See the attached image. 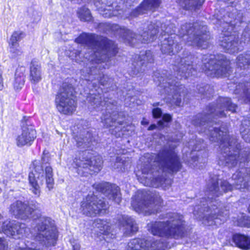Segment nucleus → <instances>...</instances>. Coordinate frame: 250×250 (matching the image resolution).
I'll use <instances>...</instances> for the list:
<instances>
[{
	"label": "nucleus",
	"mask_w": 250,
	"mask_h": 250,
	"mask_svg": "<svg viewBox=\"0 0 250 250\" xmlns=\"http://www.w3.org/2000/svg\"><path fill=\"white\" fill-rule=\"evenodd\" d=\"M182 57H176L173 69L177 72L174 79L170 75L167 76V72L161 73L157 71L154 73L153 80L161 88L162 94H167V100L171 105L180 106L182 99L187 94L185 86L180 84L176 80L187 79L195 75L197 66L201 65L203 70L210 77H228L231 72L230 62L223 55L217 56L205 55L201 59L195 57L188 52H184Z\"/></svg>",
	"instance_id": "obj_1"
},
{
	"label": "nucleus",
	"mask_w": 250,
	"mask_h": 250,
	"mask_svg": "<svg viewBox=\"0 0 250 250\" xmlns=\"http://www.w3.org/2000/svg\"><path fill=\"white\" fill-rule=\"evenodd\" d=\"M237 105L232 103L228 97H220L215 103L209 104L201 113L195 115L192 124L197 127L200 132L205 133L211 142H220L221 155L219 158V165L229 168L240 166L248 161L249 153L241 150V146L235 137L228 134L224 127L218 128L216 122L212 119L226 117L228 111L235 112Z\"/></svg>",
	"instance_id": "obj_2"
},
{
	"label": "nucleus",
	"mask_w": 250,
	"mask_h": 250,
	"mask_svg": "<svg viewBox=\"0 0 250 250\" xmlns=\"http://www.w3.org/2000/svg\"><path fill=\"white\" fill-rule=\"evenodd\" d=\"M75 41L90 49L91 54L85 53L84 58L88 62L86 66L91 75H101L100 71L105 68L104 62L117 53V46L114 42L95 34L83 33Z\"/></svg>",
	"instance_id": "obj_3"
},
{
	"label": "nucleus",
	"mask_w": 250,
	"mask_h": 250,
	"mask_svg": "<svg viewBox=\"0 0 250 250\" xmlns=\"http://www.w3.org/2000/svg\"><path fill=\"white\" fill-rule=\"evenodd\" d=\"M12 213L16 218H32L36 227L30 231L36 239L46 247L54 246L58 240V231L54 221L42 216L35 204H12Z\"/></svg>",
	"instance_id": "obj_4"
},
{
	"label": "nucleus",
	"mask_w": 250,
	"mask_h": 250,
	"mask_svg": "<svg viewBox=\"0 0 250 250\" xmlns=\"http://www.w3.org/2000/svg\"><path fill=\"white\" fill-rule=\"evenodd\" d=\"M186 36L184 39L188 45L206 49L209 44L210 36L207 27L199 22L186 23L179 30V35L168 36L162 42L161 50L163 53L174 54L182 49L180 36Z\"/></svg>",
	"instance_id": "obj_5"
},
{
	"label": "nucleus",
	"mask_w": 250,
	"mask_h": 250,
	"mask_svg": "<svg viewBox=\"0 0 250 250\" xmlns=\"http://www.w3.org/2000/svg\"><path fill=\"white\" fill-rule=\"evenodd\" d=\"M153 163L155 168L150 169V172L155 177L147 186L167 188L171 184V180L166 177L167 173L176 172L181 168L182 165L177 153L173 149L166 147L159 152Z\"/></svg>",
	"instance_id": "obj_6"
},
{
	"label": "nucleus",
	"mask_w": 250,
	"mask_h": 250,
	"mask_svg": "<svg viewBox=\"0 0 250 250\" xmlns=\"http://www.w3.org/2000/svg\"><path fill=\"white\" fill-rule=\"evenodd\" d=\"M234 181L233 185L227 180H220L219 176L213 175L207 184L208 197L205 198L206 202L217 201L216 198L233 189V186L237 189L248 188L250 187V167H241L232 176Z\"/></svg>",
	"instance_id": "obj_7"
},
{
	"label": "nucleus",
	"mask_w": 250,
	"mask_h": 250,
	"mask_svg": "<svg viewBox=\"0 0 250 250\" xmlns=\"http://www.w3.org/2000/svg\"><path fill=\"white\" fill-rule=\"evenodd\" d=\"M160 26H161V34L162 36L166 34L172 35L175 32V30L172 29V24L161 23L159 21L155 23L147 21L139 27L138 35H136L125 27L121 28L119 33L122 35V38L125 42L130 45H134L140 42L145 43L150 41H153L159 32Z\"/></svg>",
	"instance_id": "obj_8"
},
{
	"label": "nucleus",
	"mask_w": 250,
	"mask_h": 250,
	"mask_svg": "<svg viewBox=\"0 0 250 250\" xmlns=\"http://www.w3.org/2000/svg\"><path fill=\"white\" fill-rule=\"evenodd\" d=\"M37 161L33 162L36 173L31 172L29 173L28 180L30 186L33 188V192L36 195H38L40 192V185L43 184L44 180L47 188L50 190L53 188L54 182L53 179V170L50 167H46L45 168V177L43 175V165H39Z\"/></svg>",
	"instance_id": "obj_9"
},
{
	"label": "nucleus",
	"mask_w": 250,
	"mask_h": 250,
	"mask_svg": "<svg viewBox=\"0 0 250 250\" xmlns=\"http://www.w3.org/2000/svg\"><path fill=\"white\" fill-rule=\"evenodd\" d=\"M72 85L62 83L56 95L55 103L58 111L64 114H71L76 109V103L73 99Z\"/></svg>",
	"instance_id": "obj_10"
},
{
	"label": "nucleus",
	"mask_w": 250,
	"mask_h": 250,
	"mask_svg": "<svg viewBox=\"0 0 250 250\" xmlns=\"http://www.w3.org/2000/svg\"><path fill=\"white\" fill-rule=\"evenodd\" d=\"M78 167V172L80 174L83 171V175L93 174L98 173L101 169L103 161L100 156L92 157L91 154L86 151H83L79 159L74 161Z\"/></svg>",
	"instance_id": "obj_11"
},
{
	"label": "nucleus",
	"mask_w": 250,
	"mask_h": 250,
	"mask_svg": "<svg viewBox=\"0 0 250 250\" xmlns=\"http://www.w3.org/2000/svg\"><path fill=\"white\" fill-rule=\"evenodd\" d=\"M93 187L101 192L108 202L120 203L122 201L120 188L115 184L105 182L94 184Z\"/></svg>",
	"instance_id": "obj_12"
},
{
	"label": "nucleus",
	"mask_w": 250,
	"mask_h": 250,
	"mask_svg": "<svg viewBox=\"0 0 250 250\" xmlns=\"http://www.w3.org/2000/svg\"><path fill=\"white\" fill-rule=\"evenodd\" d=\"M104 102L107 107L105 113H103L101 117V122L106 128L115 126L118 129L116 124L119 122H116L118 117L117 102L112 99H107Z\"/></svg>",
	"instance_id": "obj_13"
},
{
	"label": "nucleus",
	"mask_w": 250,
	"mask_h": 250,
	"mask_svg": "<svg viewBox=\"0 0 250 250\" xmlns=\"http://www.w3.org/2000/svg\"><path fill=\"white\" fill-rule=\"evenodd\" d=\"M153 61V56L149 50L141 52L139 56L136 55L132 63L131 74L137 75L139 73L143 72L146 64L152 63Z\"/></svg>",
	"instance_id": "obj_14"
},
{
	"label": "nucleus",
	"mask_w": 250,
	"mask_h": 250,
	"mask_svg": "<svg viewBox=\"0 0 250 250\" xmlns=\"http://www.w3.org/2000/svg\"><path fill=\"white\" fill-rule=\"evenodd\" d=\"M219 44L226 52L229 53H237L242 49L240 47L238 38L224 31L219 38Z\"/></svg>",
	"instance_id": "obj_15"
},
{
	"label": "nucleus",
	"mask_w": 250,
	"mask_h": 250,
	"mask_svg": "<svg viewBox=\"0 0 250 250\" xmlns=\"http://www.w3.org/2000/svg\"><path fill=\"white\" fill-rule=\"evenodd\" d=\"M36 137V130L32 126L23 125L21 133L16 138V144L19 147L31 145Z\"/></svg>",
	"instance_id": "obj_16"
},
{
	"label": "nucleus",
	"mask_w": 250,
	"mask_h": 250,
	"mask_svg": "<svg viewBox=\"0 0 250 250\" xmlns=\"http://www.w3.org/2000/svg\"><path fill=\"white\" fill-rule=\"evenodd\" d=\"M119 224L122 228V231L125 236H130L138 231L137 225L132 217L127 215H121L118 217Z\"/></svg>",
	"instance_id": "obj_17"
},
{
	"label": "nucleus",
	"mask_w": 250,
	"mask_h": 250,
	"mask_svg": "<svg viewBox=\"0 0 250 250\" xmlns=\"http://www.w3.org/2000/svg\"><path fill=\"white\" fill-rule=\"evenodd\" d=\"M161 3V0H144L139 6L131 12L130 16L136 17L148 10L154 11L160 6Z\"/></svg>",
	"instance_id": "obj_18"
},
{
	"label": "nucleus",
	"mask_w": 250,
	"mask_h": 250,
	"mask_svg": "<svg viewBox=\"0 0 250 250\" xmlns=\"http://www.w3.org/2000/svg\"><path fill=\"white\" fill-rule=\"evenodd\" d=\"M81 209L83 214L94 216L106 213V204H82Z\"/></svg>",
	"instance_id": "obj_19"
},
{
	"label": "nucleus",
	"mask_w": 250,
	"mask_h": 250,
	"mask_svg": "<svg viewBox=\"0 0 250 250\" xmlns=\"http://www.w3.org/2000/svg\"><path fill=\"white\" fill-rule=\"evenodd\" d=\"M100 13L105 18H110L116 15L115 10L112 9L113 3L107 2V0H99L95 2Z\"/></svg>",
	"instance_id": "obj_20"
},
{
	"label": "nucleus",
	"mask_w": 250,
	"mask_h": 250,
	"mask_svg": "<svg viewBox=\"0 0 250 250\" xmlns=\"http://www.w3.org/2000/svg\"><path fill=\"white\" fill-rule=\"evenodd\" d=\"M29 78L33 83H37L42 79L41 65L35 59L32 60L30 63Z\"/></svg>",
	"instance_id": "obj_21"
},
{
	"label": "nucleus",
	"mask_w": 250,
	"mask_h": 250,
	"mask_svg": "<svg viewBox=\"0 0 250 250\" xmlns=\"http://www.w3.org/2000/svg\"><path fill=\"white\" fill-rule=\"evenodd\" d=\"M74 139L78 147L82 146L86 148L90 146L92 140V134L88 131L83 130L75 136Z\"/></svg>",
	"instance_id": "obj_22"
},
{
	"label": "nucleus",
	"mask_w": 250,
	"mask_h": 250,
	"mask_svg": "<svg viewBox=\"0 0 250 250\" xmlns=\"http://www.w3.org/2000/svg\"><path fill=\"white\" fill-rule=\"evenodd\" d=\"M160 204H132V208L139 214L144 215H150L152 213H157Z\"/></svg>",
	"instance_id": "obj_23"
},
{
	"label": "nucleus",
	"mask_w": 250,
	"mask_h": 250,
	"mask_svg": "<svg viewBox=\"0 0 250 250\" xmlns=\"http://www.w3.org/2000/svg\"><path fill=\"white\" fill-rule=\"evenodd\" d=\"M226 22L231 26H235L238 23H241L243 21V13L241 11L233 10L231 13L225 16Z\"/></svg>",
	"instance_id": "obj_24"
},
{
	"label": "nucleus",
	"mask_w": 250,
	"mask_h": 250,
	"mask_svg": "<svg viewBox=\"0 0 250 250\" xmlns=\"http://www.w3.org/2000/svg\"><path fill=\"white\" fill-rule=\"evenodd\" d=\"M233 242L236 246L244 250L250 249V238L240 234H235L232 237Z\"/></svg>",
	"instance_id": "obj_25"
},
{
	"label": "nucleus",
	"mask_w": 250,
	"mask_h": 250,
	"mask_svg": "<svg viewBox=\"0 0 250 250\" xmlns=\"http://www.w3.org/2000/svg\"><path fill=\"white\" fill-rule=\"evenodd\" d=\"M235 93H240L245 101L250 104V82L239 83L236 86Z\"/></svg>",
	"instance_id": "obj_26"
},
{
	"label": "nucleus",
	"mask_w": 250,
	"mask_h": 250,
	"mask_svg": "<svg viewBox=\"0 0 250 250\" xmlns=\"http://www.w3.org/2000/svg\"><path fill=\"white\" fill-rule=\"evenodd\" d=\"M25 68L24 67H19L16 71L15 80L14 82V88L20 89L23 85L25 79Z\"/></svg>",
	"instance_id": "obj_27"
},
{
	"label": "nucleus",
	"mask_w": 250,
	"mask_h": 250,
	"mask_svg": "<svg viewBox=\"0 0 250 250\" xmlns=\"http://www.w3.org/2000/svg\"><path fill=\"white\" fill-rule=\"evenodd\" d=\"M236 60V65L238 67L242 69L250 67V51L240 54Z\"/></svg>",
	"instance_id": "obj_28"
},
{
	"label": "nucleus",
	"mask_w": 250,
	"mask_h": 250,
	"mask_svg": "<svg viewBox=\"0 0 250 250\" xmlns=\"http://www.w3.org/2000/svg\"><path fill=\"white\" fill-rule=\"evenodd\" d=\"M109 99L108 98H104L103 101L102 100V97L98 95H91L88 97L87 100L89 102L91 106L96 110H99L101 106H103L104 104L107 107V104H105V100Z\"/></svg>",
	"instance_id": "obj_29"
},
{
	"label": "nucleus",
	"mask_w": 250,
	"mask_h": 250,
	"mask_svg": "<svg viewBox=\"0 0 250 250\" xmlns=\"http://www.w3.org/2000/svg\"><path fill=\"white\" fill-rule=\"evenodd\" d=\"M181 6L187 10L196 9L201 6L205 0H178Z\"/></svg>",
	"instance_id": "obj_30"
},
{
	"label": "nucleus",
	"mask_w": 250,
	"mask_h": 250,
	"mask_svg": "<svg viewBox=\"0 0 250 250\" xmlns=\"http://www.w3.org/2000/svg\"><path fill=\"white\" fill-rule=\"evenodd\" d=\"M109 224L106 221L97 219L93 223V226L99 229L101 233H108L110 232L111 228Z\"/></svg>",
	"instance_id": "obj_31"
},
{
	"label": "nucleus",
	"mask_w": 250,
	"mask_h": 250,
	"mask_svg": "<svg viewBox=\"0 0 250 250\" xmlns=\"http://www.w3.org/2000/svg\"><path fill=\"white\" fill-rule=\"evenodd\" d=\"M197 89L198 93L201 94L204 98H210L214 92L213 87L207 84H201L198 85L197 86Z\"/></svg>",
	"instance_id": "obj_32"
},
{
	"label": "nucleus",
	"mask_w": 250,
	"mask_h": 250,
	"mask_svg": "<svg viewBox=\"0 0 250 250\" xmlns=\"http://www.w3.org/2000/svg\"><path fill=\"white\" fill-rule=\"evenodd\" d=\"M77 13L81 21H89L92 19V16L89 10L85 7L79 9Z\"/></svg>",
	"instance_id": "obj_33"
},
{
	"label": "nucleus",
	"mask_w": 250,
	"mask_h": 250,
	"mask_svg": "<svg viewBox=\"0 0 250 250\" xmlns=\"http://www.w3.org/2000/svg\"><path fill=\"white\" fill-rule=\"evenodd\" d=\"M237 225L241 227L250 228V217L243 213L241 214L240 216L239 217L237 220Z\"/></svg>",
	"instance_id": "obj_34"
},
{
	"label": "nucleus",
	"mask_w": 250,
	"mask_h": 250,
	"mask_svg": "<svg viewBox=\"0 0 250 250\" xmlns=\"http://www.w3.org/2000/svg\"><path fill=\"white\" fill-rule=\"evenodd\" d=\"M24 36V34L22 32L16 31L14 32L10 39L9 44H18V42L20 41Z\"/></svg>",
	"instance_id": "obj_35"
},
{
	"label": "nucleus",
	"mask_w": 250,
	"mask_h": 250,
	"mask_svg": "<svg viewBox=\"0 0 250 250\" xmlns=\"http://www.w3.org/2000/svg\"><path fill=\"white\" fill-rule=\"evenodd\" d=\"M9 46V51L11 53L12 57H16L18 56L21 55L23 53L22 49L21 47L19 46V44H10Z\"/></svg>",
	"instance_id": "obj_36"
},
{
	"label": "nucleus",
	"mask_w": 250,
	"mask_h": 250,
	"mask_svg": "<svg viewBox=\"0 0 250 250\" xmlns=\"http://www.w3.org/2000/svg\"><path fill=\"white\" fill-rule=\"evenodd\" d=\"M132 202L135 203H144L145 201L144 195L142 192L138 191L132 197Z\"/></svg>",
	"instance_id": "obj_37"
},
{
	"label": "nucleus",
	"mask_w": 250,
	"mask_h": 250,
	"mask_svg": "<svg viewBox=\"0 0 250 250\" xmlns=\"http://www.w3.org/2000/svg\"><path fill=\"white\" fill-rule=\"evenodd\" d=\"M228 216V211L227 210L225 211L224 215L223 213L220 212L219 214H218L217 216L213 219L214 224H220L221 223V222H224Z\"/></svg>",
	"instance_id": "obj_38"
},
{
	"label": "nucleus",
	"mask_w": 250,
	"mask_h": 250,
	"mask_svg": "<svg viewBox=\"0 0 250 250\" xmlns=\"http://www.w3.org/2000/svg\"><path fill=\"white\" fill-rule=\"evenodd\" d=\"M114 169H117L118 171H124L125 170V164L123 161H121V159L118 157L116 159V161L113 166Z\"/></svg>",
	"instance_id": "obj_39"
},
{
	"label": "nucleus",
	"mask_w": 250,
	"mask_h": 250,
	"mask_svg": "<svg viewBox=\"0 0 250 250\" xmlns=\"http://www.w3.org/2000/svg\"><path fill=\"white\" fill-rule=\"evenodd\" d=\"M171 116L168 114H165L162 116V120L158 121V124L161 127L165 126V123H167L171 121Z\"/></svg>",
	"instance_id": "obj_40"
},
{
	"label": "nucleus",
	"mask_w": 250,
	"mask_h": 250,
	"mask_svg": "<svg viewBox=\"0 0 250 250\" xmlns=\"http://www.w3.org/2000/svg\"><path fill=\"white\" fill-rule=\"evenodd\" d=\"M99 81L101 85H107L110 84L112 80L107 75H102V76H100Z\"/></svg>",
	"instance_id": "obj_41"
},
{
	"label": "nucleus",
	"mask_w": 250,
	"mask_h": 250,
	"mask_svg": "<svg viewBox=\"0 0 250 250\" xmlns=\"http://www.w3.org/2000/svg\"><path fill=\"white\" fill-rule=\"evenodd\" d=\"M97 196L93 192H89L85 197V203H98Z\"/></svg>",
	"instance_id": "obj_42"
},
{
	"label": "nucleus",
	"mask_w": 250,
	"mask_h": 250,
	"mask_svg": "<svg viewBox=\"0 0 250 250\" xmlns=\"http://www.w3.org/2000/svg\"><path fill=\"white\" fill-rule=\"evenodd\" d=\"M50 161L49 152L46 150H44L41 158V164L42 165L46 164Z\"/></svg>",
	"instance_id": "obj_43"
},
{
	"label": "nucleus",
	"mask_w": 250,
	"mask_h": 250,
	"mask_svg": "<svg viewBox=\"0 0 250 250\" xmlns=\"http://www.w3.org/2000/svg\"><path fill=\"white\" fill-rule=\"evenodd\" d=\"M153 116L155 118H158L162 116V112L160 108H154L152 110Z\"/></svg>",
	"instance_id": "obj_44"
},
{
	"label": "nucleus",
	"mask_w": 250,
	"mask_h": 250,
	"mask_svg": "<svg viewBox=\"0 0 250 250\" xmlns=\"http://www.w3.org/2000/svg\"><path fill=\"white\" fill-rule=\"evenodd\" d=\"M244 36H246V34H248V36L250 38V23L248 24L245 30V32L243 33Z\"/></svg>",
	"instance_id": "obj_45"
},
{
	"label": "nucleus",
	"mask_w": 250,
	"mask_h": 250,
	"mask_svg": "<svg viewBox=\"0 0 250 250\" xmlns=\"http://www.w3.org/2000/svg\"><path fill=\"white\" fill-rule=\"evenodd\" d=\"M33 19L34 21H36L38 20L39 16L38 15V13L37 11H33Z\"/></svg>",
	"instance_id": "obj_46"
},
{
	"label": "nucleus",
	"mask_w": 250,
	"mask_h": 250,
	"mask_svg": "<svg viewBox=\"0 0 250 250\" xmlns=\"http://www.w3.org/2000/svg\"><path fill=\"white\" fill-rule=\"evenodd\" d=\"M73 250H80V245L78 243H76L72 245Z\"/></svg>",
	"instance_id": "obj_47"
},
{
	"label": "nucleus",
	"mask_w": 250,
	"mask_h": 250,
	"mask_svg": "<svg viewBox=\"0 0 250 250\" xmlns=\"http://www.w3.org/2000/svg\"><path fill=\"white\" fill-rule=\"evenodd\" d=\"M0 250H4V246L1 238H0Z\"/></svg>",
	"instance_id": "obj_48"
},
{
	"label": "nucleus",
	"mask_w": 250,
	"mask_h": 250,
	"mask_svg": "<svg viewBox=\"0 0 250 250\" xmlns=\"http://www.w3.org/2000/svg\"><path fill=\"white\" fill-rule=\"evenodd\" d=\"M157 126L155 124H153V125H150L148 128V130H154L156 128Z\"/></svg>",
	"instance_id": "obj_49"
},
{
	"label": "nucleus",
	"mask_w": 250,
	"mask_h": 250,
	"mask_svg": "<svg viewBox=\"0 0 250 250\" xmlns=\"http://www.w3.org/2000/svg\"><path fill=\"white\" fill-rule=\"evenodd\" d=\"M3 87V79H0V91L2 89Z\"/></svg>",
	"instance_id": "obj_50"
},
{
	"label": "nucleus",
	"mask_w": 250,
	"mask_h": 250,
	"mask_svg": "<svg viewBox=\"0 0 250 250\" xmlns=\"http://www.w3.org/2000/svg\"><path fill=\"white\" fill-rule=\"evenodd\" d=\"M107 26H108L109 28H110L111 29H113V28H114L115 29H117V27L118 26L115 25H111L110 24H108V25H107Z\"/></svg>",
	"instance_id": "obj_51"
},
{
	"label": "nucleus",
	"mask_w": 250,
	"mask_h": 250,
	"mask_svg": "<svg viewBox=\"0 0 250 250\" xmlns=\"http://www.w3.org/2000/svg\"><path fill=\"white\" fill-rule=\"evenodd\" d=\"M2 67L1 65H0V79H3L2 77Z\"/></svg>",
	"instance_id": "obj_52"
},
{
	"label": "nucleus",
	"mask_w": 250,
	"mask_h": 250,
	"mask_svg": "<svg viewBox=\"0 0 250 250\" xmlns=\"http://www.w3.org/2000/svg\"><path fill=\"white\" fill-rule=\"evenodd\" d=\"M158 105V103H154L153 105L154 106H157Z\"/></svg>",
	"instance_id": "obj_53"
},
{
	"label": "nucleus",
	"mask_w": 250,
	"mask_h": 250,
	"mask_svg": "<svg viewBox=\"0 0 250 250\" xmlns=\"http://www.w3.org/2000/svg\"><path fill=\"white\" fill-rule=\"evenodd\" d=\"M248 210H249V212L250 213V204H249V206L248 207Z\"/></svg>",
	"instance_id": "obj_54"
},
{
	"label": "nucleus",
	"mask_w": 250,
	"mask_h": 250,
	"mask_svg": "<svg viewBox=\"0 0 250 250\" xmlns=\"http://www.w3.org/2000/svg\"><path fill=\"white\" fill-rule=\"evenodd\" d=\"M142 124H147V123H146V122H145V121H142Z\"/></svg>",
	"instance_id": "obj_55"
},
{
	"label": "nucleus",
	"mask_w": 250,
	"mask_h": 250,
	"mask_svg": "<svg viewBox=\"0 0 250 250\" xmlns=\"http://www.w3.org/2000/svg\"><path fill=\"white\" fill-rule=\"evenodd\" d=\"M246 142H249V143H250V140H246Z\"/></svg>",
	"instance_id": "obj_56"
},
{
	"label": "nucleus",
	"mask_w": 250,
	"mask_h": 250,
	"mask_svg": "<svg viewBox=\"0 0 250 250\" xmlns=\"http://www.w3.org/2000/svg\"><path fill=\"white\" fill-rule=\"evenodd\" d=\"M212 224H213V223H211L210 224H209L208 225H212Z\"/></svg>",
	"instance_id": "obj_57"
},
{
	"label": "nucleus",
	"mask_w": 250,
	"mask_h": 250,
	"mask_svg": "<svg viewBox=\"0 0 250 250\" xmlns=\"http://www.w3.org/2000/svg\"><path fill=\"white\" fill-rule=\"evenodd\" d=\"M245 122H247V121H244V123H245ZM244 124H245V123H244ZM246 125H247V124H246Z\"/></svg>",
	"instance_id": "obj_58"
},
{
	"label": "nucleus",
	"mask_w": 250,
	"mask_h": 250,
	"mask_svg": "<svg viewBox=\"0 0 250 250\" xmlns=\"http://www.w3.org/2000/svg\"><path fill=\"white\" fill-rule=\"evenodd\" d=\"M79 55H81L82 53L81 52H79Z\"/></svg>",
	"instance_id": "obj_59"
},
{
	"label": "nucleus",
	"mask_w": 250,
	"mask_h": 250,
	"mask_svg": "<svg viewBox=\"0 0 250 250\" xmlns=\"http://www.w3.org/2000/svg\"><path fill=\"white\" fill-rule=\"evenodd\" d=\"M2 189L0 188V192L1 191Z\"/></svg>",
	"instance_id": "obj_60"
}]
</instances>
